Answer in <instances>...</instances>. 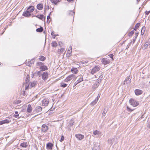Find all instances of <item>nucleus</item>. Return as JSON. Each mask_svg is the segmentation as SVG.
Here are the masks:
<instances>
[{
	"label": "nucleus",
	"instance_id": "nucleus-40",
	"mask_svg": "<svg viewBox=\"0 0 150 150\" xmlns=\"http://www.w3.org/2000/svg\"><path fill=\"white\" fill-rule=\"evenodd\" d=\"M67 84L66 83H61V86L63 88L66 87H67Z\"/></svg>",
	"mask_w": 150,
	"mask_h": 150
},
{
	"label": "nucleus",
	"instance_id": "nucleus-6",
	"mask_svg": "<svg viewBox=\"0 0 150 150\" xmlns=\"http://www.w3.org/2000/svg\"><path fill=\"white\" fill-rule=\"evenodd\" d=\"M99 70L100 68L97 66H96L91 70V73L92 74H93Z\"/></svg>",
	"mask_w": 150,
	"mask_h": 150
},
{
	"label": "nucleus",
	"instance_id": "nucleus-13",
	"mask_svg": "<svg viewBox=\"0 0 150 150\" xmlns=\"http://www.w3.org/2000/svg\"><path fill=\"white\" fill-rule=\"evenodd\" d=\"M34 10V7L32 6H29L27 9V11H28L30 13L32 12Z\"/></svg>",
	"mask_w": 150,
	"mask_h": 150
},
{
	"label": "nucleus",
	"instance_id": "nucleus-64",
	"mask_svg": "<svg viewBox=\"0 0 150 150\" xmlns=\"http://www.w3.org/2000/svg\"><path fill=\"white\" fill-rule=\"evenodd\" d=\"M55 37L54 36V37H53V38H54V39H55Z\"/></svg>",
	"mask_w": 150,
	"mask_h": 150
},
{
	"label": "nucleus",
	"instance_id": "nucleus-52",
	"mask_svg": "<svg viewBox=\"0 0 150 150\" xmlns=\"http://www.w3.org/2000/svg\"><path fill=\"white\" fill-rule=\"evenodd\" d=\"M41 74V72L40 71H39L38 72L37 75L40 76Z\"/></svg>",
	"mask_w": 150,
	"mask_h": 150
},
{
	"label": "nucleus",
	"instance_id": "nucleus-45",
	"mask_svg": "<svg viewBox=\"0 0 150 150\" xmlns=\"http://www.w3.org/2000/svg\"><path fill=\"white\" fill-rule=\"evenodd\" d=\"M50 18V14L47 16V23H50V21H49V20Z\"/></svg>",
	"mask_w": 150,
	"mask_h": 150
},
{
	"label": "nucleus",
	"instance_id": "nucleus-18",
	"mask_svg": "<svg viewBox=\"0 0 150 150\" xmlns=\"http://www.w3.org/2000/svg\"><path fill=\"white\" fill-rule=\"evenodd\" d=\"M27 112L29 113L31 112L32 111V108L31 105L29 104L27 107Z\"/></svg>",
	"mask_w": 150,
	"mask_h": 150
},
{
	"label": "nucleus",
	"instance_id": "nucleus-59",
	"mask_svg": "<svg viewBox=\"0 0 150 150\" xmlns=\"http://www.w3.org/2000/svg\"><path fill=\"white\" fill-rule=\"evenodd\" d=\"M58 35H53L54 36L56 37Z\"/></svg>",
	"mask_w": 150,
	"mask_h": 150
},
{
	"label": "nucleus",
	"instance_id": "nucleus-33",
	"mask_svg": "<svg viewBox=\"0 0 150 150\" xmlns=\"http://www.w3.org/2000/svg\"><path fill=\"white\" fill-rule=\"evenodd\" d=\"M93 134L94 135H98L100 134V132L97 130L94 131L93 132Z\"/></svg>",
	"mask_w": 150,
	"mask_h": 150
},
{
	"label": "nucleus",
	"instance_id": "nucleus-47",
	"mask_svg": "<svg viewBox=\"0 0 150 150\" xmlns=\"http://www.w3.org/2000/svg\"><path fill=\"white\" fill-rule=\"evenodd\" d=\"M49 9V6L48 5H45V10H48Z\"/></svg>",
	"mask_w": 150,
	"mask_h": 150
},
{
	"label": "nucleus",
	"instance_id": "nucleus-37",
	"mask_svg": "<svg viewBox=\"0 0 150 150\" xmlns=\"http://www.w3.org/2000/svg\"><path fill=\"white\" fill-rule=\"evenodd\" d=\"M45 57L43 56H41L40 57V58H39V59L40 60L42 61H44L45 59Z\"/></svg>",
	"mask_w": 150,
	"mask_h": 150
},
{
	"label": "nucleus",
	"instance_id": "nucleus-62",
	"mask_svg": "<svg viewBox=\"0 0 150 150\" xmlns=\"http://www.w3.org/2000/svg\"><path fill=\"white\" fill-rule=\"evenodd\" d=\"M137 0V4H138V2L139 1H140V0Z\"/></svg>",
	"mask_w": 150,
	"mask_h": 150
},
{
	"label": "nucleus",
	"instance_id": "nucleus-16",
	"mask_svg": "<svg viewBox=\"0 0 150 150\" xmlns=\"http://www.w3.org/2000/svg\"><path fill=\"white\" fill-rule=\"evenodd\" d=\"M150 48V44L148 42H147L145 43L144 45L143 46V48L144 49H146L148 47Z\"/></svg>",
	"mask_w": 150,
	"mask_h": 150
},
{
	"label": "nucleus",
	"instance_id": "nucleus-4",
	"mask_svg": "<svg viewBox=\"0 0 150 150\" xmlns=\"http://www.w3.org/2000/svg\"><path fill=\"white\" fill-rule=\"evenodd\" d=\"M49 100L48 98L44 99L42 101V105L43 106L46 107L47 106L49 103Z\"/></svg>",
	"mask_w": 150,
	"mask_h": 150
},
{
	"label": "nucleus",
	"instance_id": "nucleus-53",
	"mask_svg": "<svg viewBox=\"0 0 150 150\" xmlns=\"http://www.w3.org/2000/svg\"><path fill=\"white\" fill-rule=\"evenodd\" d=\"M29 76L28 77H27L26 78L25 81H26V83H27V82H28L29 81Z\"/></svg>",
	"mask_w": 150,
	"mask_h": 150
},
{
	"label": "nucleus",
	"instance_id": "nucleus-5",
	"mask_svg": "<svg viewBox=\"0 0 150 150\" xmlns=\"http://www.w3.org/2000/svg\"><path fill=\"white\" fill-rule=\"evenodd\" d=\"M42 79L44 81L46 80L48 77V73L46 71L44 72L41 75Z\"/></svg>",
	"mask_w": 150,
	"mask_h": 150
},
{
	"label": "nucleus",
	"instance_id": "nucleus-1",
	"mask_svg": "<svg viewBox=\"0 0 150 150\" xmlns=\"http://www.w3.org/2000/svg\"><path fill=\"white\" fill-rule=\"evenodd\" d=\"M76 76L73 74L69 75L65 79L64 81L66 82L70 81L71 79L75 80L76 78Z\"/></svg>",
	"mask_w": 150,
	"mask_h": 150
},
{
	"label": "nucleus",
	"instance_id": "nucleus-9",
	"mask_svg": "<svg viewBox=\"0 0 150 150\" xmlns=\"http://www.w3.org/2000/svg\"><path fill=\"white\" fill-rule=\"evenodd\" d=\"M93 150H100L99 144L98 143H96L93 148Z\"/></svg>",
	"mask_w": 150,
	"mask_h": 150
},
{
	"label": "nucleus",
	"instance_id": "nucleus-11",
	"mask_svg": "<svg viewBox=\"0 0 150 150\" xmlns=\"http://www.w3.org/2000/svg\"><path fill=\"white\" fill-rule=\"evenodd\" d=\"M53 146V144L51 143H48L46 145V147L47 149L49 150H52V147Z\"/></svg>",
	"mask_w": 150,
	"mask_h": 150
},
{
	"label": "nucleus",
	"instance_id": "nucleus-23",
	"mask_svg": "<svg viewBox=\"0 0 150 150\" xmlns=\"http://www.w3.org/2000/svg\"><path fill=\"white\" fill-rule=\"evenodd\" d=\"M42 108L41 106H38L35 108V111L37 112H40L42 111Z\"/></svg>",
	"mask_w": 150,
	"mask_h": 150
},
{
	"label": "nucleus",
	"instance_id": "nucleus-28",
	"mask_svg": "<svg viewBox=\"0 0 150 150\" xmlns=\"http://www.w3.org/2000/svg\"><path fill=\"white\" fill-rule=\"evenodd\" d=\"M43 30V28L42 27H40V28H38L36 29V31L38 32H42Z\"/></svg>",
	"mask_w": 150,
	"mask_h": 150
},
{
	"label": "nucleus",
	"instance_id": "nucleus-54",
	"mask_svg": "<svg viewBox=\"0 0 150 150\" xmlns=\"http://www.w3.org/2000/svg\"><path fill=\"white\" fill-rule=\"evenodd\" d=\"M127 109L129 111H132V110H131L127 106Z\"/></svg>",
	"mask_w": 150,
	"mask_h": 150
},
{
	"label": "nucleus",
	"instance_id": "nucleus-26",
	"mask_svg": "<svg viewBox=\"0 0 150 150\" xmlns=\"http://www.w3.org/2000/svg\"><path fill=\"white\" fill-rule=\"evenodd\" d=\"M98 100V96L95 99L93 100L91 104L92 105H94L97 102Z\"/></svg>",
	"mask_w": 150,
	"mask_h": 150
},
{
	"label": "nucleus",
	"instance_id": "nucleus-8",
	"mask_svg": "<svg viewBox=\"0 0 150 150\" xmlns=\"http://www.w3.org/2000/svg\"><path fill=\"white\" fill-rule=\"evenodd\" d=\"M101 62L104 64H107L110 62L109 60L107 58H103L102 59Z\"/></svg>",
	"mask_w": 150,
	"mask_h": 150
},
{
	"label": "nucleus",
	"instance_id": "nucleus-3",
	"mask_svg": "<svg viewBox=\"0 0 150 150\" xmlns=\"http://www.w3.org/2000/svg\"><path fill=\"white\" fill-rule=\"evenodd\" d=\"M99 81V80L98 79L92 86V89L93 91H94L98 86L100 84Z\"/></svg>",
	"mask_w": 150,
	"mask_h": 150
},
{
	"label": "nucleus",
	"instance_id": "nucleus-46",
	"mask_svg": "<svg viewBox=\"0 0 150 150\" xmlns=\"http://www.w3.org/2000/svg\"><path fill=\"white\" fill-rule=\"evenodd\" d=\"M106 112H105V111L104 110V111L103 112V114H102V118L105 117V115H106Z\"/></svg>",
	"mask_w": 150,
	"mask_h": 150
},
{
	"label": "nucleus",
	"instance_id": "nucleus-2",
	"mask_svg": "<svg viewBox=\"0 0 150 150\" xmlns=\"http://www.w3.org/2000/svg\"><path fill=\"white\" fill-rule=\"evenodd\" d=\"M129 102L131 105L133 107L137 106L139 105V103L133 99H130Z\"/></svg>",
	"mask_w": 150,
	"mask_h": 150
},
{
	"label": "nucleus",
	"instance_id": "nucleus-61",
	"mask_svg": "<svg viewBox=\"0 0 150 150\" xmlns=\"http://www.w3.org/2000/svg\"><path fill=\"white\" fill-rule=\"evenodd\" d=\"M28 86H26V87H25V89H26V90L27 89V88H28Z\"/></svg>",
	"mask_w": 150,
	"mask_h": 150
},
{
	"label": "nucleus",
	"instance_id": "nucleus-12",
	"mask_svg": "<svg viewBox=\"0 0 150 150\" xmlns=\"http://www.w3.org/2000/svg\"><path fill=\"white\" fill-rule=\"evenodd\" d=\"M75 137L79 140H81L84 138V136L80 134H77L75 135Z\"/></svg>",
	"mask_w": 150,
	"mask_h": 150
},
{
	"label": "nucleus",
	"instance_id": "nucleus-24",
	"mask_svg": "<svg viewBox=\"0 0 150 150\" xmlns=\"http://www.w3.org/2000/svg\"><path fill=\"white\" fill-rule=\"evenodd\" d=\"M114 141V139H110L108 140V142L109 144L110 145V146H111L113 143V142Z\"/></svg>",
	"mask_w": 150,
	"mask_h": 150
},
{
	"label": "nucleus",
	"instance_id": "nucleus-55",
	"mask_svg": "<svg viewBox=\"0 0 150 150\" xmlns=\"http://www.w3.org/2000/svg\"><path fill=\"white\" fill-rule=\"evenodd\" d=\"M78 84L76 81L75 82L74 84V87L76 86Z\"/></svg>",
	"mask_w": 150,
	"mask_h": 150
},
{
	"label": "nucleus",
	"instance_id": "nucleus-58",
	"mask_svg": "<svg viewBox=\"0 0 150 150\" xmlns=\"http://www.w3.org/2000/svg\"><path fill=\"white\" fill-rule=\"evenodd\" d=\"M147 127L149 128H150V123H149L147 125Z\"/></svg>",
	"mask_w": 150,
	"mask_h": 150
},
{
	"label": "nucleus",
	"instance_id": "nucleus-50",
	"mask_svg": "<svg viewBox=\"0 0 150 150\" xmlns=\"http://www.w3.org/2000/svg\"><path fill=\"white\" fill-rule=\"evenodd\" d=\"M64 140V136L63 135H62L61 137V138L60 139V141L62 142V141H63Z\"/></svg>",
	"mask_w": 150,
	"mask_h": 150
},
{
	"label": "nucleus",
	"instance_id": "nucleus-49",
	"mask_svg": "<svg viewBox=\"0 0 150 150\" xmlns=\"http://www.w3.org/2000/svg\"><path fill=\"white\" fill-rule=\"evenodd\" d=\"M88 62V61L87 60L86 61H82L81 62V64H87Z\"/></svg>",
	"mask_w": 150,
	"mask_h": 150
},
{
	"label": "nucleus",
	"instance_id": "nucleus-15",
	"mask_svg": "<svg viewBox=\"0 0 150 150\" xmlns=\"http://www.w3.org/2000/svg\"><path fill=\"white\" fill-rule=\"evenodd\" d=\"M134 92L136 95L138 96L142 93V91L141 90L136 89L134 91Z\"/></svg>",
	"mask_w": 150,
	"mask_h": 150
},
{
	"label": "nucleus",
	"instance_id": "nucleus-36",
	"mask_svg": "<svg viewBox=\"0 0 150 150\" xmlns=\"http://www.w3.org/2000/svg\"><path fill=\"white\" fill-rule=\"evenodd\" d=\"M72 47L71 46H70L69 47V49L68 50L67 53H69V54H70L71 53V50Z\"/></svg>",
	"mask_w": 150,
	"mask_h": 150
},
{
	"label": "nucleus",
	"instance_id": "nucleus-17",
	"mask_svg": "<svg viewBox=\"0 0 150 150\" xmlns=\"http://www.w3.org/2000/svg\"><path fill=\"white\" fill-rule=\"evenodd\" d=\"M40 69L41 71H42L47 70L48 69L47 67L46 66L44 65V64L41 67H40Z\"/></svg>",
	"mask_w": 150,
	"mask_h": 150
},
{
	"label": "nucleus",
	"instance_id": "nucleus-22",
	"mask_svg": "<svg viewBox=\"0 0 150 150\" xmlns=\"http://www.w3.org/2000/svg\"><path fill=\"white\" fill-rule=\"evenodd\" d=\"M65 49L64 48H62L59 50H58V52H59V54L63 53L64 54L65 53Z\"/></svg>",
	"mask_w": 150,
	"mask_h": 150
},
{
	"label": "nucleus",
	"instance_id": "nucleus-10",
	"mask_svg": "<svg viewBox=\"0 0 150 150\" xmlns=\"http://www.w3.org/2000/svg\"><path fill=\"white\" fill-rule=\"evenodd\" d=\"M131 77L130 76H129L125 79L124 83V84L125 85V83L128 84L129 83L131 82Z\"/></svg>",
	"mask_w": 150,
	"mask_h": 150
},
{
	"label": "nucleus",
	"instance_id": "nucleus-57",
	"mask_svg": "<svg viewBox=\"0 0 150 150\" xmlns=\"http://www.w3.org/2000/svg\"><path fill=\"white\" fill-rule=\"evenodd\" d=\"M109 56L111 58H112V57H113V55L112 54H110V55H109Z\"/></svg>",
	"mask_w": 150,
	"mask_h": 150
},
{
	"label": "nucleus",
	"instance_id": "nucleus-42",
	"mask_svg": "<svg viewBox=\"0 0 150 150\" xmlns=\"http://www.w3.org/2000/svg\"><path fill=\"white\" fill-rule=\"evenodd\" d=\"M75 13L73 11H69V15H71L72 16H74Z\"/></svg>",
	"mask_w": 150,
	"mask_h": 150
},
{
	"label": "nucleus",
	"instance_id": "nucleus-20",
	"mask_svg": "<svg viewBox=\"0 0 150 150\" xmlns=\"http://www.w3.org/2000/svg\"><path fill=\"white\" fill-rule=\"evenodd\" d=\"M37 8L38 10H41L43 8V5L42 4H38L37 6Z\"/></svg>",
	"mask_w": 150,
	"mask_h": 150
},
{
	"label": "nucleus",
	"instance_id": "nucleus-32",
	"mask_svg": "<svg viewBox=\"0 0 150 150\" xmlns=\"http://www.w3.org/2000/svg\"><path fill=\"white\" fill-rule=\"evenodd\" d=\"M43 63L41 62H38L37 63V66L38 67H41L43 65Z\"/></svg>",
	"mask_w": 150,
	"mask_h": 150
},
{
	"label": "nucleus",
	"instance_id": "nucleus-27",
	"mask_svg": "<svg viewBox=\"0 0 150 150\" xmlns=\"http://www.w3.org/2000/svg\"><path fill=\"white\" fill-rule=\"evenodd\" d=\"M28 145V143L26 142L21 143L20 144V146L23 148L26 147Z\"/></svg>",
	"mask_w": 150,
	"mask_h": 150
},
{
	"label": "nucleus",
	"instance_id": "nucleus-38",
	"mask_svg": "<svg viewBox=\"0 0 150 150\" xmlns=\"http://www.w3.org/2000/svg\"><path fill=\"white\" fill-rule=\"evenodd\" d=\"M83 77H81L80 78H79V79L77 81H76L78 83H80V82L83 81Z\"/></svg>",
	"mask_w": 150,
	"mask_h": 150
},
{
	"label": "nucleus",
	"instance_id": "nucleus-14",
	"mask_svg": "<svg viewBox=\"0 0 150 150\" xmlns=\"http://www.w3.org/2000/svg\"><path fill=\"white\" fill-rule=\"evenodd\" d=\"M31 15L30 13L28 11H27V10L26 11L24 12L23 14V16L27 17H29Z\"/></svg>",
	"mask_w": 150,
	"mask_h": 150
},
{
	"label": "nucleus",
	"instance_id": "nucleus-21",
	"mask_svg": "<svg viewBox=\"0 0 150 150\" xmlns=\"http://www.w3.org/2000/svg\"><path fill=\"white\" fill-rule=\"evenodd\" d=\"M71 71L72 73L75 74H76L78 72V71L77 69L74 67H72L71 68Z\"/></svg>",
	"mask_w": 150,
	"mask_h": 150
},
{
	"label": "nucleus",
	"instance_id": "nucleus-29",
	"mask_svg": "<svg viewBox=\"0 0 150 150\" xmlns=\"http://www.w3.org/2000/svg\"><path fill=\"white\" fill-rule=\"evenodd\" d=\"M52 46L53 47H56L57 45V42L55 41H53L52 43Z\"/></svg>",
	"mask_w": 150,
	"mask_h": 150
},
{
	"label": "nucleus",
	"instance_id": "nucleus-63",
	"mask_svg": "<svg viewBox=\"0 0 150 150\" xmlns=\"http://www.w3.org/2000/svg\"><path fill=\"white\" fill-rule=\"evenodd\" d=\"M36 16V17L38 18V17H39V16Z\"/></svg>",
	"mask_w": 150,
	"mask_h": 150
},
{
	"label": "nucleus",
	"instance_id": "nucleus-56",
	"mask_svg": "<svg viewBox=\"0 0 150 150\" xmlns=\"http://www.w3.org/2000/svg\"><path fill=\"white\" fill-rule=\"evenodd\" d=\"M54 31H52L51 33V35H54Z\"/></svg>",
	"mask_w": 150,
	"mask_h": 150
},
{
	"label": "nucleus",
	"instance_id": "nucleus-43",
	"mask_svg": "<svg viewBox=\"0 0 150 150\" xmlns=\"http://www.w3.org/2000/svg\"><path fill=\"white\" fill-rule=\"evenodd\" d=\"M134 33V30H132L129 33V36H132Z\"/></svg>",
	"mask_w": 150,
	"mask_h": 150
},
{
	"label": "nucleus",
	"instance_id": "nucleus-60",
	"mask_svg": "<svg viewBox=\"0 0 150 150\" xmlns=\"http://www.w3.org/2000/svg\"><path fill=\"white\" fill-rule=\"evenodd\" d=\"M98 98H99V97L100 96V95H99V94H98Z\"/></svg>",
	"mask_w": 150,
	"mask_h": 150
},
{
	"label": "nucleus",
	"instance_id": "nucleus-19",
	"mask_svg": "<svg viewBox=\"0 0 150 150\" xmlns=\"http://www.w3.org/2000/svg\"><path fill=\"white\" fill-rule=\"evenodd\" d=\"M10 121L6 119L4 120L0 121V125H2L5 123H9Z\"/></svg>",
	"mask_w": 150,
	"mask_h": 150
},
{
	"label": "nucleus",
	"instance_id": "nucleus-41",
	"mask_svg": "<svg viewBox=\"0 0 150 150\" xmlns=\"http://www.w3.org/2000/svg\"><path fill=\"white\" fill-rule=\"evenodd\" d=\"M138 36V34L137 33H136L135 34V37L133 39V43H134L135 42V41L136 40V39L137 37Z\"/></svg>",
	"mask_w": 150,
	"mask_h": 150
},
{
	"label": "nucleus",
	"instance_id": "nucleus-44",
	"mask_svg": "<svg viewBox=\"0 0 150 150\" xmlns=\"http://www.w3.org/2000/svg\"><path fill=\"white\" fill-rule=\"evenodd\" d=\"M74 123V122L73 120H71L70 121L69 125L70 126H71L73 125Z\"/></svg>",
	"mask_w": 150,
	"mask_h": 150
},
{
	"label": "nucleus",
	"instance_id": "nucleus-39",
	"mask_svg": "<svg viewBox=\"0 0 150 150\" xmlns=\"http://www.w3.org/2000/svg\"><path fill=\"white\" fill-rule=\"evenodd\" d=\"M140 25V24L139 23H137L135 25V28H134V29L136 30L139 27Z\"/></svg>",
	"mask_w": 150,
	"mask_h": 150
},
{
	"label": "nucleus",
	"instance_id": "nucleus-48",
	"mask_svg": "<svg viewBox=\"0 0 150 150\" xmlns=\"http://www.w3.org/2000/svg\"><path fill=\"white\" fill-rule=\"evenodd\" d=\"M43 17H44L43 15L42 14H41L40 16L39 17H38V18L41 20H42L43 18Z\"/></svg>",
	"mask_w": 150,
	"mask_h": 150
},
{
	"label": "nucleus",
	"instance_id": "nucleus-35",
	"mask_svg": "<svg viewBox=\"0 0 150 150\" xmlns=\"http://www.w3.org/2000/svg\"><path fill=\"white\" fill-rule=\"evenodd\" d=\"M36 85V81H33L30 84V86L31 87H33L35 86Z\"/></svg>",
	"mask_w": 150,
	"mask_h": 150
},
{
	"label": "nucleus",
	"instance_id": "nucleus-31",
	"mask_svg": "<svg viewBox=\"0 0 150 150\" xmlns=\"http://www.w3.org/2000/svg\"><path fill=\"white\" fill-rule=\"evenodd\" d=\"M145 27H143L142 28L141 33V34L142 35H143L144 34L145 31Z\"/></svg>",
	"mask_w": 150,
	"mask_h": 150
},
{
	"label": "nucleus",
	"instance_id": "nucleus-34",
	"mask_svg": "<svg viewBox=\"0 0 150 150\" xmlns=\"http://www.w3.org/2000/svg\"><path fill=\"white\" fill-rule=\"evenodd\" d=\"M35 61V59H32L31 60L28 62V64H29V66H30V64H32L34 63Z\"/></svg>",
	"mask_w": 150,
	"mask_h": 150
},
{
	"label": "nucleus",
	"instance_id": "nucleus-30",
	"mask_svg": "<svg viewBox=\"0 0 150 150\" xmlns=\"http://www.w3.org/2000/svg\"><path fill=\"white\" fill-rule=\"evenodd\" d=\"M50 1L52 3L55 4H56L58 2H59V0H50Z\"/></svg>",
	"mask_w": 150,
	"mask_h": 150
},
{
	"label": "nucleus",
	"instance_id": "nucleus-25",
	"mask_svg": "<svg viewBox=\"0 0 150 150\" xmlns=\"http://www.w3.org/2000/svg\"><path fill=\"white\" fill-rule=\"evenodd\" d=\"M15 113L16 115H14L13 117L15 118L19 119L21 117V116H20L19 114H18V112L17 111H15Z\"/></svg>",
	"mask_w": 150,
	"mask_h": 150
},
{
	"label": "nucleus",
	"instance_id": "nucleus-51",
	"mask_svg": "<svg viewBox=\"0 0 150 150\" xmlns=\"http://www.w3.org/2000/svg\"><path fill=\"white\" fill-rule=\"evenodd\" d=\"M150 13V11H146L145 12L146 15H148Z\"/></svg>",
	"mask_w": 150,
	"mask_h": 150
},
{
	"label": "nucleus",
	"instance_id": "nucleus-7",
	"mask_svg": "<svg viewBox=\"0 0 150 150\" xmlns=\"http://www.w3.org/2000/svg\"><path fill=\"white\" fill-rule=\"evenodd\" d=\"M48 129V127L45 124H43L42 126L41 130L44 132H46Z\"/></svg>",
	"mask_w": 150,
	"mask_h": 150
}]
</instances>
